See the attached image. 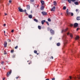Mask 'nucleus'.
I'll return each instance as SVG.
<instances>
[{
	"instance_id": "43",
	"label": "nucleus",
	"mask_w": 80,
	"mask_h": 80,
	"mask_svg": "<svg viewBox=\"0 0 80 80\" xmlns=\"http://www.w3.org/2000/svg\"><path fill=\"white\" fill-rule=\"evenodd\" d=\"M3 26H4V27H5V26H6V24H3Z\"/></svg>"
},
{
	"instance_id": "57",
	"label": "nucleus",
	"mask_w": 80,
	"mask_h": 80,
	"mask_svg": "<svg viewBox=\"0 0 80 80\" xmlns=\"http://www.w3.org/2000/svg\"><path fill=\"white\" fill-rule=\"evenodd\" d=\"M78 56H79V55H78Z\"/></svg>"
},
{
	"instance_id": "31",
	"label": "nucleus",
	"mask_w": 80,
	"mask_h": 80,
	"mask_svg": "<svg viewBox=\"0 0 80 80\" xmlns=\"http://www.w3.org/2000/svg\"><path fill=\"white\" fill-rule=\"evenodd\" d=\"M63 9L64 10H65L66 9V7L64 6L63 7Z\"/></svg>"
},
{
	"instance_id": "7",
	"label": "nucleus",
	"mask_w": 80,
	"mask_h": 80,
	"mask_svg": "<svg viewBox=\"0 0 80 80\" xmlns=\"http://www.w3.org/2000/svg\"><path fill=\"white\" fill-rule=\"evenodd\" d=\"M18 9H19V11H20V12H22L23 9L21 8V7H19Z\"/></svg>"
},
{
	"instance_id": "5",
	"label": "nucleus",
	"mask_w": 80,
	"mask_h": 80,
	"mask_svg": "<svg viewBox=\"0 0 80 80\" xmlns=\"http://www.w3.org/2000/svg\"><path fill=\"white\" fill-rule=\"evenodd\" d=\"M67 35H70V37H71V38H73V34H72V33L70 34V33L68 32L67 33Z\"/></svg>"
},
{
	"instance_id": "56",
	"label": "nucleus",
	"mask_w": 80,
	"mask_h": 80,
	"mask_svg": "<svg viewBox=\"0 0 80 80\" xmlns=\"http://www.w3.org/2000/svg\"><path fill=\"white\" fill-rule=\"evenodd\" d=\"M5 80V78H3V80Z\"/></svg>"
},
{
	"instance_id": "28",
	"label": "nucleus",
	"mask_w": 80,
	"mask_h": 80,
	"mask_svg": "<svg viewBox=\"0 0 80 80\" xmlns=\"http://www.w3.org/2000/svg\"><path fill=\"white\" fill-rule=\"evenodd\" d=\"M48 22H51V19H50V18H48Z\"/></svg>"
},
{
	"instance_id": "14",
	"label": "nucleus",
	"mask_w": 80,
	"mask_h": 80,
	"mask_svg": "<svg viewBox=\"0 0 80 80\" xmlns=\"http://www.w3.org/2000/svg\"><path fill=\"white\" fill-rule=\"evenodd\" d=\"M44 22H45V20H42L41 21L42 24L43 25V23H44Z\"/></svg>"
},
{
	"instance_id": "54",
	"label": "nucleus",
	"mask_w": 80,
	"mask_h": 80,
	"mask_svg": "<svg viewBox=\"0 0 80 80\" xmlns=\"http://www.w3.org/2000/svg\"><path fill=\"white\" fill-rule=\"evenodd\" d=\"M37 55H38L39 54V53H37Z\"/></svg>"
},
{
	"instance_id": "17",
	"label": "nucleus",
	"mask_w": 80,
	"mask_h": 80,
	"mask_svg": "<svg viewBox=\"0 0 80 80\" xmlns=\"http://www.w3.org/2000/svg\"><path fill=\"white\" fill-rule=\"evenodd\" d=\"M30 5H28L27 6V9H28V10H29V9H30Z\"/></svg>"
},
{
	"instance_id": "25",
	"label": "nucleus",
	"mask_w": 80,
	"mask_h": 80,
	"mask_svg": "<svg viewBox=\"0 0 80 80\" xmlns=\"http://www.w3.org/2000/svg\"><path fill=\"white\" fill-rule=\"evenodd\" d=\"M69 15H70L71 16H73V13L72 12H70V14H69Z\"/></svg>"
},
{
	"instance_id": "52",
	"label": "nucleus",
	"mask_w": 80,
	"mask_h": 80,
	"mask_svg": "<svg viewBox=\"0 0 80 80\" xmlns=\"http://www.w3.org/2000/svg\"><path fill=\"white\" fill-rule=\"evenodd\" d=\"M4 54H7V53L5 52L4 53Z\"/></svg>"
},
{
	"instance_id": "39",
	"label": "nucleus",
	"mask_w": 80,
	"mask_h": 80,
	"mask_svg": "<svg viewBox=\"0 0 80 80\" xmlns=\"http://www.w3.org/2000/svg\"><path fill=\"white\" fill-rule=\"evenodd\" d=\"M78 9H77L76 10V12H78Z\"/></svg>"
},
{
	"instance_id": "48",
	"label": "nucleus",
	"mask_w": 80,
	"mask_h": 80,
	"mask_svg": "<svg viewBox=\"0 0 80 80\" xmlns=\"http://www.w3.org/2000/svg\"><path fill=\"white\" fill-rule=\"evenodd\" d=\"M78 30H79V28H77V31H78Z\"/></svg>"
},
{
	"instance_id": "46",
	"label": "nucleus",
	"mask_w": 80,
	"mask_h": 80,
	"mask_svg": "<svg viewBox=\"0 0 80 80\" xmlns=\"http://www.w3.org/2000/svg\"><path fill=\"white\" fill-rule=\"evenodd\" d=\"M9 3H11V2H12V1L11 0L9 1Z\"/></svg>"
},
{
	"instance_id": "19",
	"label": "nucleus",
	"mask_w": 80,
	"mask_h": 80,
	"mask_svg": "<svg viewBox=\"0 0 80 80\" xmlns=\"http://www.w3.org/2000/svg\"><path fill=\"white\" fill-rule=\"evenodd\" d=\"M34 22H35L37 23L38 22V20L35 18L34 19Z\"/></svg>"
},
{
	"instance_id": "47",
	"label": "nucleus",
	"mask_w": 80,
	"mask_h": 80,
	"mask_svg": "<svg viewBox=\"0 0 80 80\" xmlns=\"http://www.w3.org/2000/svg\"><path fill=\"white\" fill-rule=\"evenodd\" d=\"M70 26H71V27H72V26H73V24H70Z\"/></svg>"
},
{
	"instance_id": "1",
	"label": "nucleus",
	"mask_w": 80,
	"mask_h": 80,
	"mask_svg": "<svg viewBox=\"0 0 80 80\" xmlns=\"http://www.w3.org/2000/svg\"><path fill=\"white\" fill-rule=\"evenodd\" d=\"M67 37V35L66 34H64L63 36V40H64V41L65 42V43H67V40H66V38Z\"/></svg>"
},
{
	"instance_id": "11",
	"label": "nucleus",
	"mask_w": 80,
	"mask_h": 80,
	"mask_svg": "<svg viewBox=\"0 0 80 80\" xmlns=\"http://www.w3.org/2000/svg\"><path fill=\"white\" fill-rule=\"evenodd\" d=\"M7 42H5L4 45V47H7Z\"/></svg>"
},
{
	"instance_id": "6",
	"label": "nucleus",
	"mask_w": 80,
	"mask_h": 80,
	"mask_svg": "<svg viewBox=\"0 0 80 80\" xmlns=\"http://www.w3.org/2000/svg\"><path fill=\"white\" fill-rule=\"evenodd\" d=\"M55 7L53 6V8H52L51 9V12H52V11H53V12H54V11H55Z\"/></svg>"
},
{
	"instance_id": "2",
	"label": "nucleus",
	"mask_w": 80,
	"mask_h": 80,
	"mask_svg": "<svg viewBox=\"0 0 80 80\" xmlns=\"http://www.w3.org/2000/svg\"><path fill=\"white\" fill-rule=\"evenodd\" d=\"M11 73H12V70H11L10 71L8 72L7 74V77H9V76H10V75L11 74Z\"/></svg>"
},
{
	"instance_id": "18",
	"label": "nucleus",
	"mask_w": 80,
	"mask_h": 80,
	"mask_svg": "<svg viewBox=\"0 0 80 80\" xmlns=\"http://www.w3.org/2000/svg\"><path fill=\"white\" fill-rule=\"evenodd\" d=\"M74 4H75V5H78L79 4L78 2H74Z\"/></svg>"
},
{
	"instance_id": "16",
	"label": "nucleus",
	"mask_w": 80,
	"mask_h": 80,
	"mask_svg": "<svg viewBox=\"0 0 80 80\" xmlns=\"http://www.w3.org/2000/svg\"><path fill=\"white\" fill-rule=\"evenodd\" d=\"M78 23H75L74 25V27H77V26H78Z\"/></svg>"
},
{
	"instance_id": "13",
	"label": "nucleus",
	"mask_w": 80,
	"mask_h": 80,
	"mask_svg": "<svg viewBox=\"0 0 80 80\" xmlns=\"http://www.w3.org/2000/svg\"><path fill=\"white\" fill-rule=\"evenodd\" d=\"M68 30V28H67L66 29L62 30V32H65L67 31V30Z\"/></svg>"
},
{
	"instance_id": "8",
	"label": "nucleus",
	"mask_w": 80,
	"mask_h": 80,
	"mask_svg": "<svg viewBox=\"0 0 80 80\" xmlns=\"http://www.w3.org/2000/svg\"><path fill=\"white\" fill-rule=\"evenodd\" d=\"M42 15H47V12H42Z\"/></svg>"
},
{
	"instance_id": "34",
	"label": "nucleus",
	"mask_w": 80,
	"mask_h": 80,
	"mask_svg": "<svg viewBox=\"0 0 80 80\" xmlns=\"http://www.w3.org/2000/svg\"><path fill=\"white\" fill-rule=\"evenodd\" d=\"M18 48V46H17L15 47V49H17Z\"/></svg>"
},
{
	"instance_id": "27",
	"label": "nucleus",
	"mask_w": 80,
	"mask_h": 80,
	"mask_svg": "<svg viewBox=\"0 0 80 80\" xmlns=\"http://www.w3.org/2000/svg\"><path fill=\"white\" fill-rule=\"evenodd\" d=\"M34 53H37V51H36V50H34Z\"/></svg>"
},
{
	"instance_id": "44",
	"label": "nucleus",
	"mask_w": 80,
	"mask_h": 80,
	"mask_svg": "<svg viewBox=\"0 0 80 80\" xmlns=\"http://www.w3.org/2000/svg\"><path fill=\"white\" fill-rule=\"evenodd\" d=\"M50 40H52V37H51L50 38Z\"/></svg>"
},
{
	"instance_id": "51",
	"label": "nucleus",
	"mask_w": 80,
	"mask_h": 80,
	"mask_svg": "<svg viewBox=\"0 0 80 80\" xmlns=\"http://www.w3.org/2000/svg\"><path fill=\"white\" fill-rule=\"evenodd\" d=\"M51 58L52 59H53V56H52Z\"/></svg>"
},
{
	"instance_id": "42",
	"label": "nucleus",
	"mask_w": 80,
	"mask_h": 80,
	"mask_svg": "<svg viewBox=\"0 0 80 80\" xmlns=\"http://www.w3.org/2000/svg\"><path fill=\"white\" fill-rule=\"evenodd\" d=\"M13 32H14V31L13 30H12L11 31V32H12V33H13Z\"/></svg>"
},
{
	"instance_id": "26",
	"label": "nucleus",
	"mask_w": 80,
	"mask_h": 80,
	"mask_svg": "<svg viewBox=\"0 0 80 80\" xmlns=\"http://www.w3.org/2000/svg\"><path fill=\"white\" fill-rule=\"evenodd\" d=\"M11 52L12 53H13V52H14V50H11Z\"/></svg>"
},
{
	"instance_id": "50",
	"label": "nucleus",
	"mask_w": 80,
	"mask_h": 80,
	"mask_svg": "<svg viewBox=\"0 0 80 80\" xmlns=\"http://www.w3.org/2000/svg\"><path fill=\"white\" fill-rule=\"evenodd\" d=\"M5 15H7V14L5 13Z\"/></svg>"
},
{
	"instance_id": "62",
	"label": "nucleus",
	"mask_w": 80,
	"mask_h": 80,
	"mask_svg": "<svg viewBox=\"0 0 80 80\" xmlns=\"http://www.w3.org/2000/svg\"><path fill=\"white\" fill-rule=\"evenodd\" d=\"M65 44H64V46H65Z\"/></svg>"
},
{
	"instance_id": "10",
	"label": "nucleus",
	"mask_w": 80,
	"mask_h": 80,
	"mask_svg": "<svg viewBox=\"0 0 80 80\" xmlns=\"http://www.w3.org/2000/svg\"><path fill=\"white\" fill-rule=\"evenodd\" d=\"M66 13L67 15H69V14H70V12H68V9H67L66 11Z\"/></svg>"
},
{
	"instance_id": "32",
	"label": "nucleus",
	"mask_w": 80,
	"mask_h": 80,
	"mask_svg": "<svg viewBox=\"0 0 80 80\" xmlns=\"http://www.w3.org/2000/svg\"><path fill=\"white\" fill-rule=\"evenodd\" d=\"M68 1L69 2V3H71V0H68Z\"/></svg>"
},
{
	"instance_id": "21",
	"label": "nucleus",
	"mask_w": 80,
	"mask_h": 80,
	"mask_svg": "<svg viewBox=\"0 0 80 80\" xmlns=\"http://www.w3.org/2000/svg\"><path fill=\"white\" fill-rule=\"evenodd\" d=\"M57 46H58V47L60 46V43L58 42V43H57Z\"/></svg>"
},
{
	"instance_id": "45",
	"label": "nucleus",
	"mask_w": 80,
	"mask_h": 80,
	"mask_svg": "<svg viewBox=\"0 0 80 80\" xmlns=\"http://www.w3.org/2000/svg\"><path fill=\"white\" fill-rule=\"evenodd\" d=\"M55 78H52V80H55Z\"/></svg>"
},
{
	"instance_id": "60",
	"label": "nucleus",
	"mask_w": 80,
	"mask_h": 80,
	"mask_svg": "<svg viewBox=\"0 0 80 80\" xmlns=\"http://www.w3.org/2000/svg\"><path fill=\"white\" fill-rule=\"evenodd\" d=\"M29 61H28V62Z\"/></svg>"
},
{
	"instance_id": "35",
	"label": "nucleus",
	"mask_w": 80,
	"mask_h": 80,
	"mask_svg": "<svg viewBox=\"0 0 80 80\" xmlns=\"http://www.w3.org/2000/svg\"><path fill=\"white\" fill-rule=\"evenodd\" d=\"M26 9H25L24 10H23L22 12H26Z\"/></svg>"
},
{
	"instance_id": "20",
	"label": "nucleus",
	"mask_w": 80,
	"mask_h": 80,
	"mask_svg": "<svg viewBox=\"0 0 80 80\" xmlns=\"http://www.w3.org/2000/svg\"><path fill=\"white\" fill-rule=\"evenodd\" d=\"M54 5H55V6H57V2L56 1H54Z\"/></svg>"
},
{
	"instance_id": "53",
	"label": "nucleus",
	"mask_w": 80,
	"mask_h": 80,
	"mask_svg": "<svg viewBox=\"0 0 80 80\" xmlns=\"http://www.w3.org/2000/svg\"><path fill=\"white\" fill-rule=\"evenodd\" d=\"M62 14H63V13H61V15H62Z\"/></svg>"
},
{
	"instance_id": "37",
	"label": "nucleus",
	"mask_w": 80,
	"mask_h": 80,
	"mask_svg": "<svg viewBox=\"0 0 80 80\" xmlns=\"http://www.w3.org/2000/svg\"><path fill=\"white\" fill-rule=\"evenodd\" d=\"M4 63V62H1V64H2V65H3V63Z\"/></svg>"
},
{
	"instance_id": "33",
	"label": "nucleus",
	"mask_w": 80,
	"mask_h": 80,
	"mask_svg": "<svg viewBox=\"0 0 80 80\" xmlns=\"http://www.w3.org/2000/svg\"><path fill=\"white\" fill-rule=\"evenodd\" d=\"M46 23H47V25H49V24H48V22H46Z\"/></svg>"
},
{
	"instance_id": "58",
	"label": "nucleus",
	"mask_w": 80,
	"mask_h": 80,
	"mask_svg": "<svg viewBox=\"0 0 80 80\" xmlns=\"http://www.w3.org/2000/svg\"><path fill=\"white\" fill-rule=\"evenodd\" d=\"M28 64L29 65H30V63H29Z\"/></svg>"
},
{
	"instance_id": "9",
	"label": "nucleus",
	"mask_w": 80,
	"mask_h": 80,
	"mask_svg": "<svg viewBox=\"0 0 80 80\" xmlns=\"http://www.w3.org/2000/svg\"><path fill=\"white\" fill-rule=\"evenodd\" d=\"M79 38H80L79 37V36H77L75 38V39L76 40H78L79 39Z\"/></svg>"
},
{
	"instance_id": "40",
	"label": "nucleus",
	"mask_w": 80,
	"mask_h": 80,
	"mask_svg": "<svg viewBox=\"0 0 80 80\" xmlns=\"http://www.w3.org/2000/svg\"><path fill=\"white\" fill-rule=\"evenodd\" d=\"M75 0H71V1H72V2H75Z\"/></svg>"
},
{
	"instance_id": "29",
	"label": "nucleus",
	"mask_w": 80,
	"mask_h": 80,
	"mask_svg": "<svg viewBox=\"0 0 80 80\" xmlns=\"http://www.w3.org/2000/svg\"><path fill=\"white\" fill-rule=\"evenodd\" d=\"M12 57L13 58H15V55H14L12 56Z\"/></svg>"
},
{
	"instance_id": "61",
	"label": "nucleus",
	"mask_w": 80,
	"mask_h": 80,
	"mask_svg": "<svg viewBox=\"0 0 80 80\" xmlns=\"http://www.w3.org/2000/svg\"><path fill=\"white\" fill-rule=\"evenodd\" d=\"M1 2V1H0V2Z\"/></svg>"
},
{
	"instance_id": "30",
	"label": "nucleus",
	"mask_w": 80,
	"mask_h": 80,
	"mask_svg": "<svg viewBox=\"0 0 80 80\" xmlns=\"http://www.w3.org/2000/svg\"><path fill=\"white\" fill-rule=\"evenodd\" d=\"M11 40L10 39H8V42H11Z\"/></svg>"
},
{
	"instance_id": "24",
	"label": "nucleus",
	"mask_w": 80,
	"mask_h": 80,
	"mask_svg": "<svg viewBox=\"0 0 80 80\" xmlns=\"http://www.w3.org/2000/svg\"><path fill=\"white\" fill-rule=\"evenodd\" d=\"M38 29H39V30H40L41 29V26H38Z\"/></svg>"
},
{
	"instance_id": "59",
	"label": "nucleus",
	"mask_w": 80,
	"mask_h": 80,
	"mask_svg": "<svg viewBox=\"0 0 80 80\" xmlns=\"http://www.w3.org/2000/svg\"><path fill=\"white\" fill-rule=\"evenodd\" d=\"M4 69H5V68H4Z\"/></svg>"
},
{
	"instance_id": "38",
	"label": "nucleus",
	"mask_w": 80,
	"mask_h": 80,
	"mask_svg": "<svg viewBox=\"0 0 80 80\" xmlns=\"http://www.w3.org/2000/svg\"><path fill=\"white\" fill-rule=\"evenodd\" d=\"M31 2H33L34 0H30Z\"/></svg>"
},
{
	"instance_id": "36",
	"label": "nucleus",
	"mask_w": 80,
	"mask_h": 80,
	"mask_svg": "<svg viewBox=\"0 0 80 80\" xmlns=\"http://www.w3.org/2000/svg\"><path fill=\"white\" fill-rule=\"evenodd\" d=\"M50 28L48 27V31H49V30H50Z\"/></svg>"
},
{
	"instance_id": "12",
	"label": "nucleus",
	"mask_w": 80,
	"mask_h": 80,
	"mask_svg": "<svg viewBox=\"0 0 80 80\" xmlns=\"http://www.w3.org/2000/svg\"><path fill=\"white\" fill-rule=\"evenodd\" d=\"M42 5H43L45 3V2L43 1H41V2Z\"/></svg>"
},
{
	"instance_id": "41",
	"label": "nucleus",
	"mask_w": 80,
	"mask_h": 80,
	"mask_svg": "<svg viewBox=\"0 0 80 80\" xmlns=\"http://www.w3.org/2000/svg\"><path fill=\"white\" fill-rule=\"evenodd\" d=\"M18 78H19V76L16 77V79H18Z\"/></svg>"
},
{
	"instance_id": "3",
	"label": "nucleus",
	"mask_w": 80,
	"mask_h": 80,
	"mask_svg": "<svg viewBox=\"0 0 80 80\" xmlns=\"http://www.w3.org/2000/svg\"><path fill=\"white\" fill-rule=\"evenodd\" d=\"M74 78L75 80L80 79V76L78 75L77 76Z\"/></svg>"
},
{
	"instance_id": "15",
	"label": "nucleus",
	"mask_w": 80,
	"mask_h": 80,
	"mask_svg": "<svg viewBox=\"0 0 80 80\" xmlns=\"http://www.w3.org/2000/svg\"><path fill=\"white\" fill-rule=\"evenodd\" d=\"M40 9L41 10H44V7L42 6H41Z\"/></svg>"
},
{
	"instance_id": "49",
	"label": "nucleus",
	"mask_w": 80,
	"mask_h": 80,
	"mask_svg": "<svg viewBox=\"0 0 80 80\" xmlns=\"http://www.w3.org/2000/svg\"><path fill=\"white\" fill-rule=\"evenodd\" d=\"M69 78L70 79H72V77L70 76Z\"/></svg>"
},
{
	"instance_id": "4",
	"label": "nucleus",
	"mask_w": 80,
	"mask_h": 80,
	"mask_svg": "<svg viewBox=\"0 0 80 80\" xmlns=\"http://www.w3.org/2000/svg\"><path fill=\"white\" fill-rule=\"evenodd\" d=\"M50 33L51 35H54V31L52 29H51L50 30Z\"/></svg>"
},
{
	"instance_id": "55",
	"label": "nucleus",
	"mask_w": 80,
	"mask_h": 80,
	"mask_svg": "<svg viewBox=\"0 0 80 80\" xmlns=\"http://www.w3.org/2000/svg\"><path fill=\"white\" fill-rule=\"evenodd\" d=\"M4 33H5V31H4Z\"/></svg>"
},
{
	"instance_id": "22",
	"label": "nucleus",
	"mask_w": 80,
	"mask_h": 80,
	"mask_svg": "<svg viewBox=\"0 0 80 80\" xmlns=\"http://www.w3.org/2000/svg\"><path fill=\"white\" fill-rule=\"evenodd\" d=\"M77 20H80V17H77Z\"/></svg>"
},
{
	"instance_id": "23",
	"label": "nucleus",
	"mask_w": 80,
	"mask_h": 80,
	"mask_svg": "<svg viewBox=\"0 0 80 80\" xmlns=\"http://www.w3.org/2000/svg\"><path fill=\"white\" fill-rule=\"evenodd\" d=\"M29 18H32V15H29Z\"/></svg>"
}]
</instances>
